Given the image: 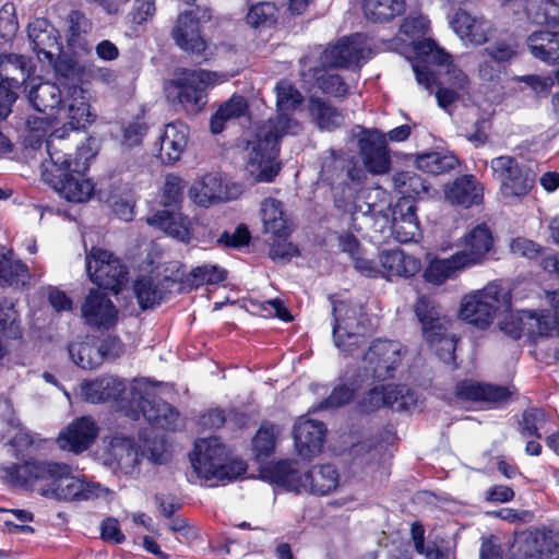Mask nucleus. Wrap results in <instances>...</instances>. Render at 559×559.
Here are the masks:
<instances>
[{
  "label": "nucleus",
  "instance_id": "obj_1",
  "mask_svg": "<svg viewBox=\"0 0 559 559\" xmlns=\"http://www.w3.org/2000/svg\"><path fill=\"white\" fill-rule=\"evenodd\" d=\"M70 139L67 128L52 131L46 140L48 158L41 163V177L53 190L69 202L88 201L94 183L84 176L95 152L91 140Z\"/></svg>",
  "mask_w": 559,
  "mask_h": 559
},
{
  "label": "nucleus",
  "instance_id": "obj_2",
  "mask_svg": "<svg viewBox=\"0 0 559 559\" xmlns=\"http://www.w3.org/2000/svg\"><path fill=\"white\" fill-rule=\"evenodd\" d=\"M2 478L13 487L37 489L41 496L57 500H93L108 493L99 483L70 475L66 464L29 460L1 468Z\"/></svg>",
  "mask_w": 559,
  "mask_h": 559
},
{
  "label": "nucleus",
  "instance_id": "obj_3",
  "mask_svg": "<svg viewBox=\"0 0 559 559\" xmlns=\"http://www.w3.org/2000/svg\"><path fill=\"white\" fill-rule=\"evenodd\" d=\"M301 126L289 116L278 115L260 124L245 147V171L253 182H271L281 170L278 143L285 134H297Z\"/></svg>",
  "mask_w": 559,
  "mask_h": 559
},
{
  "label": "nucleus",
  "instance_id": "obj_4",
  "mask_svg": "<svg viewBox=\"0 0 559 559\" xmlns=\"http://www.w3.org/2000/svg\"><path fill=\"white\" fill-rule=\"evenodd\" d=\"M190 461L197 475L206 480H235L247 469L243 461L227 459L225 447L216 438L195 441Z\"/></svg>",
  "mask_w": 559,
  "mask_h": 559
},
{
  "label": "nucleus",
  "instance_id": "obj_5",
  "mask_svg": "<svg viewBox=\"0 0 559 559\" xmlns=\"http://www.w3.org/2000/svg\"><path fill=\"white\" fill-rule=\"evenodd\" d=\"M333 314V341L345 354L356 350L362 343L371 323L362 304L331 299Z\"/></svg>",
  "mask_w": 559,
  "mask_h": 559
},
{
  "label": "nucleus",
  "instance_id": "obj_6",
  "mask_svg": "<svg viewBox=\"0 0 559 559\" xmlns=\"http://www.w3.org/2000/svg\"><path fill=\"white\" fill-rule=\"evenodd\" d=\"M277 483L296 492H310L324 496L334 491L340 483V475L331 464L314 465L301 473L294 462H282L275 467Z\"/></svg>",
  "mask_w": 559,
  "mask_h": 559
},
{
  "label": "nucleus",
  "instance_id": "obj_7",
  "mask_svg": "<svg viewBox=\"0 0 559 559\" xmlns=\"http://www.w3.org/2000/svg\"><path fill=\"white\" fill-rule=\"evenodd\" d=\"M508 302L504 289L496 283H489L483 289L472 292L462 298L460 316L464 321L485 329L492 322L499 307Z\"/></svg>",
  "mask_w": 559,
  "mask_h": 559
},
{
  "label": "nucleus",
  "instance_id": "obj_8",
  "mask_svg": "<svg viewBox=\"0 0 559 559\" xmlns=\"http://www.w3.org/2000/svg\"><path fill=\"white\" fill-rule=\"evenodd\" d=\"M85 263L90 280L99 287L117 294L128 281L127 266L110 251L93 247L86 252Z\"/></svg>",
  "mask_w": 559,
  "mask_h": 559
},
{
  "label": "nucleus",
  "instance_id": "obj_9",
  "mask_svg": "<svg viewBox=\"0 0 559 559\" xmlns=\"http://www.w3.org/2000/svg\"><path fill=\"white\" fill-rule=\"evenodd\" d=\"M493 178L500 183V191L506 198L526 195L535 185V175L509 155L490 160Z\"/></svg>",
  "mask_w": 559,
  "mask_h": 559
},
{
  "label": "nucleus",
  "instance_id": "obj_10",
  "mask_svg": "<svg viewBox=\"0 0 559 559\" xmlns=\"http://www.w3.org/2000/svg\"><path fill=\"white\" fill-rule=\"evenodd\" d=\"M215 79V73L205 70L187 71L171 82L169 97L177 99L186 112L198 114L206 103L205 88Z\"/></svg>",
  "mask_w": 559,
  "mask_h": 559
},
{
  "label": "nucleus",
  "instance_id": "obj_11",
  "mask_svg": "<svg viewBox=\"0 0 559 559\" xmlns=\"http://www.w3.org/2000/svg\"><path fill=\"white\" fill-rule=\"evenodd\" d=\"M400 342L376 340L362 357V368L367 377L385 380L393 377L404 356Z\"/></svg>",
  "mask_w": 559,
  "mask_h": 559
},
{
  "label": "nucleus",
  "instance_id": "obj_12",
  "mask_svg": "<svg viewBox=\"0 0 559 559\" xmlns=\"http://www.w3.org/2000/svg\"><path fill=\"white\" fill-rule=\"evenodd\" d=\"M370 55L367 36L357 33L328 46L320 56V63L326 68L360 67L370 58Z\"/></svg>",
  "mask_w": 559,
  "mask_h": 559
},
{
  "label": "nucleus",
  "instance_id": "obj_13",
  "mask_svg": "<svg viewBox=\"0 0 559 559\" xmlns=\"http://www.w3.org/2000/svg\"><path fill=\"white\" fill-rule=\"evenodd\" d=\"M210 20V11L201 7L180 13L171 29V38L180 49L202 55L206 49V41L201 34L200 26L201 23Z\"/></svg>",
  "mask_w": 559,
  "mask_h": 559
},
{
  "label": "nucleus",
  "instance_id": "obj_14",
  "mask_svg": "<svg viewBox=\"0 0 559 559\" xmlns=\"http://www.w3.org/2000/svg\"><path fill=\"white\" fill-rule=\"evenodd\" d=\"M509 559H559V535L538 530L519 534Z\"/></svg>",
  "mask_w": 559,
  "mask_h": 559
},
{
  "label": "nucleus",
  "instance_id": "obj_15",
  "mask_svg": "<svg viewBox=\"0 0 559 559\" xmlns=\"http://www.w3.org/2000/svg\"><path fill=\"white\" fill-rule=\"evenodd\" d=\"M428 27L429 22L425 16H407L400 27V36H405L403 41L413 45V49L419 58L429 63L442 64L448 60L449 53L431 38L419 39L426 34ZM400 39L402 40V38Z\"/></svg>",
  "mask_w": 559,
  "mask_h": 559
},
{
  "label": "nucleus",
  "instance_id": "obj_16",
  "mask_svg": "<svg viewBox=\"0 0 559 559\" xmlns=\"http://www.w3.org/2000/svg\"><path fill=\"white\" fill-rule=\"evenodd\" d=\"M100 459L114 472L134 475L140 471V447L127 437L115 436L105 444Z\"/></svg>",
  "mask_w": 559,
  "mask_h": 559
},
{
  "label": "nucleus",
  "instance_id": "obj_17",
  "mask_svg": "<svg viewBox=\"0 0 559 559\" xmlns=\"http://www.w3.org/2000/svg\"><path fill=\"white\" fill-rule=\"evenodd\" d=\"M359 154L365 168L372 175L390 170L391 157L385 134L379 130H365L358 139Z\"/></svg>",
  "mask_w": 559,
  "mask_h": 559
},
{
  "label": "nucleus",
  "instance_id": "obj_18",
  "mask_svg": "<svg viewBox=\"0 0 559 559\" xmlns=\"http://www.w3.org/2000/svg\"><path fill=\"white\" fill-rule=\"evenodd\" d=\"M27 36L33 51L40 61L51 64L60 56L62 51L60 34L47 19L33 20L27 26Z\"/></svg>",
  "mask_w": 559,
  "mask_h": 559
},
{
  "label": "nucleus",
  "instance_id": "obj_19",
  "mask_svg": "<svg viewBox=\"0 0 559 559\" xmlns=\"http://www.w3.org/2000/svg\"><path fill=\"white\" fill-rule=\"evenodd\" d=\"M82 317L85 323L92 328L109 329L118 320V310L107 294L97 289H91L85 297L82 307Z\"/></svg>",
  "mask_w": 559,
  "mask_h": 559
},
{
  "label": "nucleus",
  "instance_id": "obj_20",
  "mask_svg": "<svg viewBox=\"0 0 559 559\" xmlns=\"http://www.w3.org/2000/svg\"><path fill=\"white\" fill-rule=\"evenodd\" d=\"M416 210L415 201L409 198H401L392 210H389L392 215L391 233L399 242L416 241L420 237Z\"/></svg>",
  "mask_w": 559,
  "mask_h": 559
},
{
  "label": "nucleus",
  "instance_id": "obj_21",
  "mask_svg": "<svg viewBox=\"0 0 559 559\" xmlns=\"http://www.w3.org/2000/svg\"><path fill=\"white\" fill-rule=\"evenodd\" d=\"M98 435L96 421L90 416L73 420L59 436L61 449L80 453L88 449Z\"/></svg>",
  "mask_w": 559,
  "mask_h": 559
},
{
  "label": "nucleus",
  "instance_id": "obj_22",
  "mask_svg": "<svg viewBox=\"0 0 559 559\" xmlns=\"http://www.w3.org/2000/svg\"><path fill=\"white\" fill-rule=\"evenodd\" d=\"M133 400L138 401V407L143 417L153 426L166 430H175L179 427V414L168 403L148 400L141 394L138 383L132 386Z\"/></svg>",
  "mask_w": 559,
  "mask_h": 559
},
{
  "label": "nucleus",
  "instance_id": "obj_23",
  "mask_svg": "<svg viewBox=\"0 0 559 559\" xmlns=\"http://www.w3.org/2000/svg\"><path fill=\"white\" fill-rule=\"evenodd\" d=\"M325 427L323 423L299 418L294 428L295 447L299 456L311 460L323 447Z\"/></svg>",
  "mask_w": 559,
  "mask_h": 559
},
{
  "label": "nucleus",
  "instance_id": "obj_24",
  "mask_svg": "<svg viewBox=\"0 0 559 559\" xmlns=\"http://www.w3.org/2000/svg\"><path fill=\"white\" fill-rule=\"evenodd\" d=\"M188 195L194 204L202 207L226 202L236 197L227 186L223 185L222 178L215 174H206L195 180L190 187Z\"/></svg>",
  "mask_w": 559,
  "mask_h": 559
},
{
  "label": "nucleus",
  "instance_id": "obj_25",
  "mask_svg": "<svg viewBox=\"0 0 559 559\" xmlns=\"http://www.w3.org/2000/svg\"><path fill=\"white\" fill-rule=\"evenodd\" d=\"M158 140V158L165 165H173L180 159L188 146L189 128L180 121L167 123Z\"/></svg>",
  "mask_w": 559,
  "mask_h": 559
},
{
  "label": "nucleus",
  "instance_id": "obj_26",
  "mask_svg": "<svg viewBox=\"0 0 559 559\" xmlns=\"http://www.w3.org/2000/svg\"><path fill=\"white\" fill-rule=\"evenodd\" d=\"M450 24L462 40L477 46L485 44L492 31L490 21L473 16L465 10L456 11Z\"/></svg>",
  "mask_w": 559,
  "mask_h": 559
},
{
  "label": "nucleus",
  "instance_id": "obj_27",
  "mask_svg": "<svg viewBox=\"0 0 559 559\" xmlns=\"http://www.w3.org/2000/svg\"><path fill=\"white\" fill-rule=\"evenodd\" d=\"M469 267L465 259L456 251L448 258L435 257L430 259L423 276L427 283L441 286L448 281L456 280L461 273Z\"/></svg>",
  "mask_w": 559,
  "mask_h": 559
},
{
  "label": "nucleus",
  "instance_id": "obj_28",
  "mask_svg": "<svg viewBox=\"0 0 559 559\" xmlns=\"http://www.w3.org/2000/svg\"><path fill=\"white\" fill-rule=\"evenodd\" d=\"M462 245L465 248L457 252L472 267L486 260L487 253L492 249L493 239L486 224H478L462 238Z\"/></svg>",
  "mask_w": 559,
  "mask_h": 559
},
{
  "label": "nucleus",
  "instance_id": "obj_29",
  "mask_svg": "<svg viewBox=\"0 0 559 559\" xmlns=\"http://www.w3.org/2000/svg\"><path fill=\"white\" fill-rule=\"evenodd\" d=\"M455 394L466 401L502 404L512 395L506 386L483 384L474 380H463L455 386Z\"/></svg>",
  "mask_w": 559,
  "mask_h": 559
},
{
  "label": "nucleus",
  "instance_id": "obj_30",
  "mask_svg": "<svg viewBox=\"0 0 559 559\" xmlns=\"http://www.w3.org/2000/svg\"><path fill=\"white\" fill-rule=\"evenodd\" d=\"M414 311L421 324V331L425 338L433 336L432 331L444 333V329H450V319L442 313L441 308L436 301L427 296L418 298L414 306Z\"/></svg>",
  "mask_w": 559,
  "mask_h": 559
},
{
  "label": "nucleus",
  "instance_id": "obj_31",
  "mask_svg": "<svg viewBox=\"0 0 559 559\" xmlns=\"http://www.w3.org/2000/svg\"><path fill=\"white\" fill-rule=\"evenodd\" d=\"M379 263L382 271V276L386 278L411 277L419 272L421 264L418 259L413 255L406 254L404 251L384 250L379 253Z\"/></svg>",
  "mask_w": 559,
  "mask_h": 559
},
{
  "label": "nucleus",
  "instance_id": "obj_32",
  "mask_svg": "<svg viewBox=\"0 0 559 559\" xmlns=\"http://www.w3.org/2000/svg\"><path fill=\"white\" fill-rule=\"evenodd\" d=\"M83 397L91 403H100L107 400H118L126 391V383L112 376H105L81 383Z\"/></svg>",
  "mask_w": 559,
  "mask_h": 559
},
{
  "label": "nucleus",
  "instance_id": "obj_33",
  "mask_svg": "<svg viewBox=\"0 0 559 559\" xmlns=\"http://www.w3.org/2000/svg\"><path fill=\"white\" fill-rule=\"evenodd\" d=\"M445 199L452 203L469 207L483 201V188L472 175L456 178L445 188Z\"/></svg>",
  "mask_w": 559,
  "mask_h": 559
},
{
  "label": "nucleus",
  "instance_id": "obj_34",
  "mask_svg": "<svg viewBox=\"0 0 559 559\" xmlns=\"http://www.w3.org/2000/svg\"><path fill=\"white\" fill-rule=\"evenodd\" d=\"M146 222L180 241H189L191 238V222L179 212L157 211Z\"/></svg>",
  "mask_w": 559,
  "mask_h": 559
},
{
  "label": "nucleus",
  "instance_id": "obj_35",
  "mask_svg": "<svg viewBox=\"0 0 559 559\" xmlns=\"http://www.w3.org/2000/svg\"><path fill=\"white\" fill-rule=\"evenodd\" d=\"M530 52L547 63L559 61V29L533 32L526 39Z\"/></svg>",
  "mask_w": 559,
  "mask_h": 559
},
{
  "label": "nucleus",
  "instance_id": "obj_36",
  "mask_svg": "<svg viewBox=\"0 0 559 559\" xmlns=\"http://www.w3.org/2000/svg\"><path fill=\"white\" fill-rule=\"evenodd\" d=\"M173 283L168 277L158 278L152 275L138 278L134 283V293L141 308L147 309L159 305Z\"/></svg>",
  "mask_w": 559,
  "mask_h": 559
},
{
  "label": "nucleus",
  "instance_id": "obj_37",
  "mask_svg": "<svg viewBox=\"0 0 559 559\" xmlns=\"http://www.w3.org/2000/svg\"><path fill=\"white\" fill-rule=\"evenodd\" d=\"M389 205L378 209L374 205L367 204V210L355 212L352 216L353 228L361 233L366 229H371L376 234H383L386 229L391 230L392 215Z\"/></svg>",
  "mask_w": 559,
  "mask_h": 559
},
{
  "label": "nucleus",
  "instance_id": "obj_38",
  "mask_svg": "<svg viewBox=\"0 0 559 559\" xmlns=\"http://www.w3.org/2000/svg\"><path fill=\"white\" fill-rule=\"evenodd\" d=\"M31 60L23 55L5 53L0 56L1 83L19 87L29 76Z\"/></svg>",
  "mask_w": 559,
  "mask_h": 559
},
{
  "label": "nucleus",
  "instance_id": "obj_39",
  "mask_svg": "<svg viewBox=\"0 0 559 559\" xmlns=\"http://www.w3.org/2000/svg\"><path fill=\"white\" fill-rule=\"evenodd\" d=\"M66 102L67 106L61 110L64 111V118L69 120L67 124H69L71 131L74 132V138H78L79 133L75 131L80 128H84L92 121L90 106L83 90L80 87H73L70 99H67Z\"/></svg>",
  "mask_w": 559,
  "mask_h": 559
},
{
  "label": "nucleus",
  "instance_id": "obj_40",
  "mask_svg": "<svg viewBox=\"0 0 559 559\" xmlns=\"http://www.w3.org/2000/svg\"><path fill=\"white\" fill-rule=\"evenodd\" d=\"M264 233L273 237H287L289 226L284 215L282 203L273 198L265 199L261 205Z\"/></svg>",
  "mask_w": 559,
  "mask_h": 559
},
{
  "label": "nucleus",
  "instance_id": "obj_41",
  "mask_svg": "<svg viewBox=\"0 0 559 559\" xmlns=\"http://www.w3.org/2000/svg\"><path fill=\"white\" fill-rule=\"evenodd\" d=\"M28 99L37 111L46 112L47 110L58 108L61 104V93L56 84L41 82L31 87Z\"/></svg>",
  "mask_w": 559,
  "mask_h": 559
},
{
  "label": "nucleus",
  "instance_id": "obj_42",
  "mask_svg": "<svg viewBox=\"0 0 559 559\" xmlns=\"http://www.w3.org/2000/svg\"><path fill=\"white\" fill-rule=\"evenodd\" d=\"M248 104L242 96H233L230 99L219 106L211 119V131L215 134L221 133L225 123L243 116L247 112Z\"/></svg>",
  "mask_w": 559,
  "mask_h": 559
},
{
  "label": "nucleus",
  "instance_id": "obj_43",
  "mask_svg": "<svg viewBox=\"0 0 559 559\" xmlns=\"http://www.w3.org/2000/svg\"><path fill=\"white\" fill-rule=\"evenodd\" d=\"M309 110L317 126L322 130H334L344 121L343 114L337 108L319 98L310 100Z\"/></svg>",
  "mask_w": 559,
  "mask_h": 559
},
{
  "label": "nucleus",
  "instance_id": "obj_44",
  "mask_svg": "<svg viewBox=\"0 0 559 559\" xmlns=\"http://www.w3.org/2000/svg\"><path fill=\"white\" fill-rule=\"evenodd\" d=\"M362 9L367 19L385 22L405 10V0H362Z\"/></svg>",
  "mask_w": 559,
  "mask_h": 559
},
{
  "label": "nucleus",
  "instance_id": "obj_45",
  "mask_svg": "<svg viewBox=\"0 0 559 559\" xmlns=\"http://www.w3.org/2000/svg\"><path fill=\"white\" fill-rule=\"evenodd\" d=\"M140 460L146 457L151 463L156 465L166 464L170 460L169 445L164 436H157L153 432L145 433L141 439Z\"/></svg>",
  "mask_w": 559,
  "mask_h": 559
},
{
  "label": "nucleus",
  "instance_id": "obj_46",
  "mask_svg": "<svg viewBox=\"0 0 559 559\" xmlns=\"http://www.w3.org/2000/svg\"><path fill=\"white\" fill-rule=\"evenodd\" d=\"M416 166L425 173L440 175L454 169L457 158L450 153L429 152L417 156Z\"/></svg>",
  "mask_w": 559,
  "mask_h": 559
},
{
  "label": "nucleus",
  "instance_id": "obj_47",
  "mask_svg": "<svg viewBox=\"0 0 559 559\" xmlns=\"http://www.w3.org/2000/svg\"><path fill=\"white\" fill-rule=\"evenodd\" d=\"M68 350L72 361L82 369H95L104 360L98 346L90 342L72 343Z\"/></svg>",
  "mask_w": 559,
  "mask_h": 559
},
{
  "label": "nucleus",
  "instance_id": "obj_48",
  "mask_svg": "<svg viewBox=\"0 0 559 559\" xmlns=\"http://www.w3.org/2000/svg\"><path fill=\"white\" fill-rule=\"evenodd\" d=\"M334 68L322 67L314 70V78L318 87L325 94L334 97H344L348 93V86L337 73L333 71Z\"/></svg>",
  "mask_w": 559,
  "mask_h": 559
},
{
  "label": "nucleus",
  "instance_id": "obj_49",
  "mask_svg": "<svg viewBox=\"0 0 559 559\" xmlns=\"http://www.w3.org/2000/svg\"><path fill=\"white\" fill-rule=\"evenodd\" d=\"M519 44L514 36L506 35L495 38L486 48L485 53L498 63L508 62L518 57Z\"/></svg>",
  "mask_w": 559,
  "mask_h": 559
},
{
  "label": "nucleus",
  "instance_id": "obj_50",
  "mask_svg": "<svg viewBox=\"0 0 559 559\" xmlns=\"http://www.w3.org/2000/svg\"><path fill=\"white\" fill-rule=\"evenodd\" d=\"M392 182L394 188L403 194L402 198L414 200L415 195H420L428 191L425 180L413 171H399L393 175Z\"/></svg>",
  "mask_w": 559,
  "mask_h": 559
},
{
  "label": "nucleus",
  "instance_id": "obj_51",
  "mask_svg": "<svg viewBox=\"0 0 559 559\" xmlns=\"http://www.w3.org/2000/svg\"><path fill=\"white\" fill-rule=\"evenodd\" d=\"M383 395L385 397V406L396 411H408L416 405L417 401L412 390L400 384L383 385Z\"/></svg>",
  "mask_w": 559,
  "mask_h": 559
},
{
  "label": "nucleus",
  "instance_id": "obj_52",
  "mask_svg": "<svg viewBox=\"0 0 559 559\" xmlns=\"http://www.w3.org/2000/svg\"><path fill=\"white\" fill-rule=\"evenodd\" d=\"M246 20L253 28H270L277 21V8L271 2L257 3L249 9Z\"/></svg>",
  "mask_w": 559,
  "mask_h": 559
},
{
  "label": "nucleus",
  "instance_id": "obj_53",
  "mask_svg": "<svg viewBox=\"0 0 559 559\" xmlns=\"http://www.w3.org/2000/svg\"><path fill=\"white\" fill-rule=\"evenodd\" d=\"M26 273V266L13 260L11 250L0 248V286L12 285Z\"/></svg>",
  "mask_w": 559,
  "mask_h": 559
},
{
  "label": "nucleus",
  "instance_id": "obj_54",
  "mask_svg": "<svg viewBox=\"0 0 559 559\" xmlns=\"http://www.w3.org/2000/svg\"><path fill=\"white\" fill-rule=\"evenodd\" d=\"M66 23V36L70 46L79 45L82 36L87 34L92 28L90 20L82 12L76 10L71 11L67 15Z\"/></svg>",
  "mask_w": 559,
  "mask_h": 559
},
{
  "label": "nucleus",
  "instance_id": "obj_55",
  "mask_svg": "<svg viewBox=\"0 0 559 559\" xmlns=\"http://www.w3.org/2000/svg\"><path fill=\"white\" fill-rule=\"evenodd\" d=\"M533 22L559 29V3L556 0H543L534 11H528Z\"/></svg>",
  "mask_w": 559,
  "mask_h": 559
},
{
  "label": "nucleus",
  "instance_id": "obj_56",
  "mask_svg": "<svg viewBox=\"0 0 559 559\" xmlns=\"http://www.w3.org/2000/svg\"><path fill=\"white\" fill-rule=\"evenodd\" d=\"M450 329H444V333H438L437 331H432L433 336L431 338H425L430 346L435 349L436 354L439 358L450 364L454 360V352L456 346V341L453 335L449 333Z\"/></svg>",
  "mask_w": 559,
  "mask_h": 559
},
{
  "label": "nucleus",
  "instance_id": "obj_57",
  "mask_svg": "<svg viewBox=\"0 0 559 559\" xmlns=\"http://www.w3.org/2000/svg\"><path fill=\"white\" fill-rule=\"evenodd\" d=\"M276 91V105L278 115H284L285 110L294 109L297 105L301 104L302 96L297 88L288 81H280L275 87ZM285 116H287L285 114Z\"/></svg>",
  "mask_w": 559,
  "mask_h": 559
},
{
  "label": "nucleus",
  "instance_id": "obj_58",
  "mask_svg": "<svg viewBox=\"0 0 559 559\" xmlns=\"http://www.w3.org/2000/svg\"><path fill=\"white\" fill-rule=\"evenodd\" d=\"M278 429L275 425L264 424L258 430L253 439V449L257 456H269L275 449Z\"/></svg>",
  "mask_w": 559,
  "mask_h": 559
},
{
  "label": "nucleus",
  "instance_id": "obj_59",
  "mask_svg": "<svg viewBox=\"0 0 559 559\" xmlns=\"http://www.w3.org/2000/svg\"><path fill=\"white\" fill-rule=\"evenodd\" d=\"M547 416L540 408H528L524 411L521 423V433L524 437H535L539 439L542 435L539 430L545 427Z\"/></svg>",
  "mask_w": 559,
  "mask_h": 559
},
{
  "label": "nucleus",
  "instance_id": "obj_60",
  "mask_svg": "<svg viewBox=\"0 0 559 559\" xmlns=\"http://www.w3.org/2000/svg\"><path fill=\"white\" fill-rule=\"evenodd\" d=\"M185 188L186 182L179 176L173 174L166 176L163 187V204L165 206L178 205L182 201Z\"/></svg>",
  "mask_w": 559,
  "mask_h": 559
},
{
  "label": "nucleus",
  "instance_id": "obj_61",
  "mask_svg": "<svg viewBox=\"0 0 559 559\" xmlns=\"http://www.w3.org/2000/svg\"><path fill=\"white\" fill-rule=\"evenodd\" d=\"M524 314L527 319L526 324L533 334L546 336L557 329V322L554 316L550 318L548 314L536 313L533 311H526Z\"/></svg>",
  "mask_w": 559,
  "mask_h": 559
},
{
  "label": "nucleus",
  "instance_id": "obj_62",
  "mask_svg": "<svg viewBox=\"0 0 559 559\" xmlns=\"http://www.w3.org/2000/svg\"><path fill=\"white\" fill-rule=\"evenodd\" d=\"M0 520L8 527H13L14 530L21 531L23 533L33 532L31 526L22 524L33 520V514L26 510L0 509Z\"/></svg>",
  "mask_w": 559,
  "mask_h": 559
},
{
  "label": "nucleus",
  "instance_id": "obj_63",
  "mask_svg": "<svg viewBox=\"0 0 559 559\" xmlns=\"http://www.w3.org/2000/svg\"><path fill=\"white\" fill-rule=\"evenodd\" d=\"M345 167L346 159L335 151H329L322 162L321 174L325 180L333 182L341 178Z\"/></svg>",
  "mask_w": 559,
  "mask_h": 559
},
{
  "label": "nucleus",
  "instance_id": "obj_64",
  "mask_svg": "<svg viewBox=\"0 0 559 559\" xmlns=\"http://www.w3.org/2000/svg\"><path fill=\"white\" fill-rule=\"evenodd\" d=\"M195 285L204 283L215 284L225 280V271L214 265H202L191 271Z\"/></svg>",
  "mask_w": 559,
  "mask_h": 559
}]
</instances>
